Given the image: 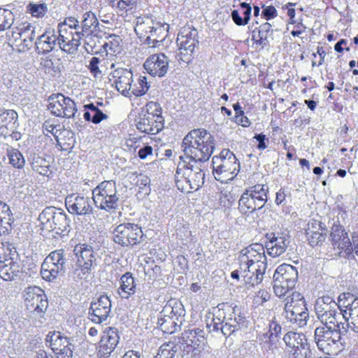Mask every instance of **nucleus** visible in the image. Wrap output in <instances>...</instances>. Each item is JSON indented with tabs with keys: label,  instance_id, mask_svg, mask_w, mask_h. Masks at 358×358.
<instances>
[{
	"label": "nucleus",
	"instance_id": "1",
	"mask_svg": "<svg viewBox=\"0 0 358 358\" xmlns=\"http://www.w3.org/2000/svg\"><path fill=\"white\" fill-rule=\"evenodd\" d=\"M182 146L185 155L190 160L206 161L213 153L214 138L204 129H194L185 136Z\"/></svg>",
	"mask_w": 358,
	"mask_h": 358
},
{
	"label": "nucleus",
	"instance_id": "2",
	"mask_svg": "<svg viewBox=\"0 0 358 358\" xmlns=\"http://www.w3.org/2000/svg\"><path fill=\"white\" fill-rule=\"evenodd\" d=\"M164 124L165 119L160 103L150 101L141 108L138 120L136 125L140 132L155 135L163 130Z\"/></svg>",
	"mask_w": 358,
	"mask_h": 358
},
{
	"label": "nucleus",
	"instance_id": "3",
	"mask_svg": "<svg viewBox=\"0 0 358 358\" xmlns=\"http://www.w3.org/2000/svg\"><path fill=\"white\" fill-rule=\"evenodd\" d=\"M176 43V59L180 64H189L194 58L195 50L199 44L197 30L192 25L185 24L178 34Z\"/></svg>",
	"mask_w": 358,
	"mask_h": 358
},
{
	"label": "nucleus",
	"instance_id": "4",
	"mask_svg": "<svg viewBox=\"0 0 358 358\" xmlns=\"http://www.w3.org/2000/svg\"><path fill=\"white\" fill-rule=\"evenodd\" d=\"M332 324H322L315 329L314 338L318 348L330 354L335 345L345 335V327L342 322H331Z\"/></svg>",
	"mask_w": 358,
	"mask_h": 358
},
{
	"label": "nucleus",
	"instance_id": "5",
	"mask_svg": "<svg viewBox=\"0 0 358 358\" xmlns=\"http://www.w3.org/2000/svg\"><path fill=\"white\" fill-rule=\"evenodd\" d=\"M92 199L95 206L109 212L117 206L119 198L116 183L113 180H104L92 190Z\"/></svg>",
	"mask_w": 358,
	"mask_h": 358
},
{
	"label": "nucleus",
	"instance_id": "6",
	"mask_svg": "<svg viewBox=\"0 0 358 358\" xmlns=\"http://www.w3.org/2000/svg\"><path fill=\"white\" fill-rule=\"evenodd\" d=\"M143 231L138 224L124 222L116 226L112 231V239L122 248L134 247L143 239Z\"/></svg>",
	"mask_w": 358,
	"mask_h": 358
},
{
	"label": "nucleus",
	"instance_id": "7",
	"mask_svg": "<svg viewBox=\"0 0 358 358\" xmlns=\"http://www.w3.org/2000/svg\"><path fill=\"white\" fill-rule=\"evenodd\" d=\"M185 310L180 302L175 301L173 305H166L160 313L158 318V325L165 334H171L176 332L180 326L181 316Z\"/></svg>",
	"mask_w": 358,
	"mask_h": 358
},
{
	"label": "nucleus",
	"instance_id": "8",
	"mask_svg": "<svg viewBox=\"0 0 358 358\" xmlns=\"http://www.w3.org/2000/svg\"><path fill=\"white\" fill-rule=\"evenodd\" d=\"M285 317L292 323L301 327L308 317V309L303 296L299 292H293L287 299L284 308Z\"/></svg>",
	"mask_w": 358,
	"mask_h": 358
},
{
	"label": "nucleus",
	"instance_id": "9",
	"mask_svg": "<svg viewBox=\"0 0 358 358\" xmlns=\"http://www.w3.org/2000/svg\"><path fill=\"white\" fill-rule=\"evenodd\" d=\"M268 187L265 185L257 184L247 189L239 199V208L241 211L254 212L262 208L267 201Z\"/></svg>",
	"mask_w": 358,
	"mask_h": 358
},
{
	"label": "nucleus",
	"instance_id": "10",
	"mask_svg": "<svg viewBox=\"0 0 358 358\" xmlns=\"http://www.w3.org/2000/svg\"><path fill=\"white\" fill-rule=\"evenodd\" d=\"M183 352L196 357L204 350L207 345L206 333L199 328L185 330L179 338Z\"/></svg>",
	"mask_w": 358,
	"mask_h": 358
},
{
	"label": "nucleus",
	"instance_id": "11",
	"mask_svg": "<svg viewBox=\"0 0 358 358\" xmlns=\"http://www.w3.org/2000/svg\"><path fill=\"white\" fill-rule=\"evenodd\" d=\"M315 311L321 324L342 322L338 303L329 296L319 297L315 303Z\"/></svg>",
	"mask_w": 358,
	"mask_h": 358
},
{
	"label": "nucleus",
	"instance_id": "12",
	"mask_svg": "<svg viewBox=\"0 0 358 358\" xmlns=\"http://www.w3.org/2000/svg\"><path fill=\"white\" fill-rule=\"evenodd\" d=\"M65 262L64 250H57L50 252L41 265V275L49 282L52 281L64 269Z\"/></svg>",
	"mask_w": 358,
	"mask_h": 358
},
{
	"label": "nucleus",
	"instance_id": "13",
	"mask_svg": "<svg viewBox=\"0 0 358 358\" xmlns=\"http://www.w3.org/2000/svg\"><path fill=\"white\" fill-rule=\"evenodd\" d=\"M48 101V109L52 115L66 118L74 117L77 109L75 102L69 97L57 93L52 94Z\"/></svg>",
	"mask_w": 358,
	"mask_h": 358
},
{
	"label": "nucleus",
	"instance_id": "14",
	"mask_svg": "<svg viewBox=\"0 0 358 358\" xmlns=\"http://www.w3.org/2000/svg\"><path fill=\"white\" fill-rule=\"evenodd\" d=\"M46 341L55 353L56 358H72L73 345L70 339L60 331H50L47 335Z\"/></svg>",
	"mask_w": 358,
	"mask_h": 358
},
{
	"label": "nucleus",
	"instance_id": "15",
	"mask_svg": "<svg viewBox=\"0 0 358 358\" xmlns=\"http://www.w3.org/2000/svg\"><path fill=\"white\" fill-rule=\"evenodd\" d=\"M24 302L30 313L41 315L46 310L48 302L44 291L39 287H29L25 291Z\"/></svg>",
	"mask_w": 358,
	"mask_h": 358
},
{
	"label": "nucleus",
	"instance_id": "16",
	"mask_svg": "<svg viewBox=\"0 0 358 358\" xmlns=\"http://www.w3.org/2000/svg\"><path fill=\"white\" fill-rule=\"evenodd\" d=\"M78 268L76 269L77 275L83 279L86 278L91 271L94 262L93 250L87 245H78L75 248Z\"/></svg>",
	"mask_w": 358,
	"mask_h": 358
},
{
	"label": "nucleus",
	"instance_id": "17",
	"mask_svg": "<svg viewBox=\"0 0 358 358\" xmlns=\"http://www.w3.org/2000/svg\"><path fill=\"white\" fill-rule=\"evenodd\" d=\"M234 264L239 265L241 276L246 284L252 286L258 285L262 281L267 268V264L262 262L257 264L234 263Z\"/></svg>",
	"mask_w": 358,
	"mask_h": 358
},
{
	"label": "nucleus",
	"instance_id": "18",
	"mask_svg": "<svg viewBox=\"0 0 358 358\" xmlns=\"http://www.w3.org/2000/svg\"><path fill=\"white\" fill-rule=\"evenodd\" d=\"M9 40L14 43H32L35 38V27L29 22L17 20L11 27Z\"/></svg>",
	"mask_w": 358,
	"mask_h": 358
},
{
	"label": "nucleus",
	"instance_id": "19",
	"mask_svg": "<svg viewBox=\"0 0 358 358\" xmlns=\"http://www.w3.org/2000/svg\"><path fill=\"white\" fill-rule=\"evenodd\" d=\"M132 72L124 68H118L109 75V81L116 90L124 95H129L132 89Z\"/></svg>",
	"mask_w": 358,
	"mask_h": 358
},
{
	"label": "nucleus",
	"instance_id": "20",
	"mask_svg": "<svg viewBox=\"0 0 358 358\" xmlns=\"http://www.w3.org/2000/svg\"><path fill=\"white\" fill-rule=\"evenodd\" d=\"M120 336L116 328L108 327L101 334V339L97 345V353L99 357H108L115 349L119 343Z\"/></svg>",
	"mask_w": 358,
	"mask_h": 358
},
{
	"label": "nucleus",
	"instance_id": "21",
	"mask_svg": "<svg viewBox=\"0 0 358 358\" xmlns=\"http://www.w3.org/2000/svg\"><path fill=\"white\" fill-rule=\"evenodd\" d=\"M108 2L119 16L130 22L137 17L141 0H108Z\"/></svg>",
	"mask_w": 358,
	"mask_h": 358
},
{
	"label": "nucleus",
	"instance_id": "22",
	"mask_svg": "<svg viewBox=\"0 0 358 358\" xmlns=\"http://www.w3.org/2000/svg\"><path fill=\"white\" fill-rule=\"evenodd\" d=\"M38 220L44 229L56 233L63 232L67 226L66 215L62 213H52L45 210L39 215Z\"/></svg>",
	"mask_w": 358,
	"mask_h": 358
},
{
	"label": "nucleus",
	"instance_id": "23",
	"mask_svg": "<svg viewBox=\"0 0 358 358\" xmlns=\"http://www.w3.org/2000/svg\"><path fill=\"white\" fill-rule=\"evenodd\" d=\"M283 341L286 345L292 349L290 352H292L295 358L307 356L308 348L303 334L290 331L284 336Z\"/></svg>",
	"mask_w": 358,
	"mask_h": 358
},
{
	"label": "nucleus",
	"instance_id": "24",
	"mask_svg": "<svg viewBox=\"0 0 358 358\" xmlns=\"http://www.w3.org/2000/svg\"><path fill=\"white\" fill-rule=\"evenodd\" d=\"M267 264L265 250L262 244H252L243 249L236 262L234 263H259Z\"/></svg>",
	"mask_w": 358,
	"mask_h": 358
},
{
	"label": "nucleus",
	"instance_id": "25",
	"mask_svg": "<svg viewBox=\"0 0 358 358\" xmlns=\"http://www.w3.org/2000/svg\"><path fill=\"white\" fill-rule=\"evenodd\" d=\"M144 68L152 76H164L168 70L169 61L164 53L150 55L144 63Z\"/></svg>",
	"mask_w": 358,
	"mask_h": 358
},
{
	"label": "nucleus",
	"instance_id": "26",
	"mask_svg": "<svg viewBox=\"0 0 358 358\" xmlns=\"http://www.w3.org/2000/svg\"><path fill=\"white\" fill-rule=\"evenodd\" d=\"M57 36L58 44L60 49L68 53L75 54L80 45L82 38L81 32L58 31Z\"/></svg>",
	"mask_w": 358,
	"mask_h": 358
},
{
	"label": "nucleus",
	"instance_id": "27",
	"mask_svg": "<svg viewBox=\"0 0 358 358\" xmlns=\"http://www.w3.org/2000/svg\"><path fill=\"white\" fill-rule=\"evenodd\" d=\"M268 238L270 241L266 244V249L269 255L278 257L283 254L289 244V236L287 232L283 231L277 234H271Z\"/></svg>",
	"mask_w": 358,
	"mask_h": 358
},
{
	"label": "nucleus",
	"instance_id": "28",
	"mask_svg": "<svg viewBox=\"0 0 358 358\" xmlns=\"http://www.w3.org/2000/svg\"><path fill=\"white\" fill-rule=\"evenodd\" d=\"M110 308L111 302L109 297L106 295H101L90 306L92 321L100 324L106 320L110 312Z\"/></svg>",
	"mask_w": 358,
	"mask_h": 358
},
{
	"label": "nucleus",
	"instance_id": "29",
	"mask_svg": "<svg viewBox=\"0 0 358 358\" xmlns=\"http://www.w3.org/2000/svg\"><path fill=\"white\" fill-rule=\"evenodd\" d=\"M66 208L69 213L76 215H86L92 212V208L88 198L72 194L66 199Z\"/></svg>",
	"mask_w": 358,
	"mask_h": 358
},
{
	"label": "nucleus",
	"instance_id": "30",
	"mask_svg": "<svg viewBox=\"0 0 358 358\" xmlns=\"http://www.w3.org/2000/svg\"><path fill=\"white\" fill-rule=\"evenodd\" d=\"M17 119L18 115L14 110H5L0 113V135L8 137L17 127Z\"/></svg>",
	"mask_w": 358,
	"mask_h": 358
},
{
	"label": "nucleus",
	"instance_id": "31",
	"mask_svg": "<svg viewBox=\"0 0 358 358\" xmlns=\"http://www.w3.org/2000/svg\"><path fill=\"white\" fill-rule=\"evenodd\" d=\"M280 332L281 327L275 321H272L269 324L268 331L260 336V340L264 345V347L272 351L276 349Z\"/></svg>",
	"mask_w": 358,
	"mask_h": 358
},
{
	"label": "nucleus",
	"instance_id": "32",
	"mask_svg": "<svg viewBox=\"0 0 358 358\" xmlns=\"http://www.w3.org/2000/svg\"><path fill=\"white\" fill-rule=\"evenodd\" d=\"M180 164L183 166L184 172L190 183L192 192L199 189L204 182V173L198 168L194 169L192 166L185 161H182Z\"/></svg>",
	"mask_w": 358,
	"mask_h": 358
},
{
	"label": "nucleus",
	"instance_id": "33",
	"mask_svg": "<svg viewBox=\"0 0 358 358\" xmlns=\"http://www.w3.org/2000/svg\"><path fill=\"white\" fill-rule=\"evenodd\" d=\"M273 278L280 279L281 282H286L289 286H294L298 279V271L296 268L287 264L279 266L275 270Z\"/></svg>",
	"mask_w": 358,
	"mask_h": 358
},
{
	"label": "nucleus",
	"instance_id": "34",
	"mask_svg": "<svg viewBox=\"0 0 358 358\" xmlns=\"http://www.w3.org/2000/svg\"><path fill=\"white\" fill-rule=\"evenodd\" d=\"M57 37L53 30H46L36 41V48L39 54L51 52L56 45Z\"/></svg>",
	"mask_w": 358,
	"mask_h": 358
},
{
	"label": "nucleus",
	"instance_id": "35",
	"mask_svg": "<svg viewBox=\"0 0 358 358\" xmlns=\"http://www.w3.org/2000/svg\"><path fill=\"white\" fill-rule=\"evenodd\" d=\"M114 67L115 63L110 62L108 59H100L96 57H92L87 66V69L94 78L101 77L109 68Z\"/></svg>",
	"mask_w": 358,
	"mask_h": 358
},
{
	"label": "nucleus",
	"instance_id": "36",
	"mask_svg": "<svg viewBox=\"0 0 358 358\" xmlns=\"http://www.w3.org/2000/svg\"><path fill=\"white\" fill-rule=\"evenodd\" d=\"M137 22L134 27L136 35L143 41L148 43L152 38V31L155 26L154 21L148 17H136Z\"/></svg>",
	"mask_w": 358,
	"mask_h": 358
},
{
	"label": "nucleus",
	"instance_id": "37",
	"mask_svg": "<svg viewBox=\"0 0 358 358\" xmlns=\"http://www.w3.org/2000/svg\"><path fill=\"white\" fill-rule=\"evenodd\" d=\"M136 289V284L132 274L127 272L122 275L120 279V287L117 289L121 298L128 299L135 294Z\"/></svg>",
	"mask_w": 358,
	"mask_h": 358
},
{
	"label": "nucleus",
	"instance_id": "38",
	"mask_svg": "<svg viewBox=\"0 0 358 358\" xmlns=\"http://www.w3.org/2000/svg\"><path fill=\"white\" fill-rule=\"evenodd\" d=\"M99 22L94 13L87 12L83 15L81 22L83 36H98L99 34Z\"/></svg>",
	"mask_w": 358,
	"mask_h": 358
},
{
	"label": "nucleus",
	"instance_id": "39",
	"mask_svg": "<svg viewBox=\"0 0 358 358\" xmlns=\"http://www.w3.org/2000/svg\"><path fill=\"white\" fill-rule=\"evenodd\" d=\"M0 264L1 265L20 264L18 254L11 244L3 243L0 245Z\"/></svg>",
	"mask_w": 358,
	"mask_h": 358
},
{
	"label": "nucleus",
	"instance_id": "40",
	"mask_svg": "<svg viewBox=\"0 0 358 358\" xmlns=\"http://www.w3.org/2000/svg\"><path fill=\"white\" fill-rule=\"evenodd\" d=\"M332 245L338 249H344L351 244L348 234L339 225H334L331 231Z\"/></svg>",
	"mask_w": 358,
	"mask_h": 358
},
{
	"label": "nucleus",
	"instance_id": "41",
	"mask_svg": "<svg viewBox=\"0 0 358 358\" xmlns=\"http://www.w3.org/2000/svg\"><path fill=\"white\" fill-rule=\"evenodd\" d=\"M14 217L10 206L0 200V232L3 234L11 229Z\"/></svg>",
	"mask_w": 358,
	"mask_h": 358
},
{
	"label": "nucleus",
	"instance_id": "42",
	"mask_svg": "<svg viewBox=\"0 0 358 358\" xmlns=\"http://www.w3.org/2000/svg\"><path fill=\"white\" fill-rule=\"evenodd\" d=\"M175 181L177 188L183 193L192 192L190 183L187 180L183 170V166L179 163L175 175Z\"/></svg>",
	"mask_w": 358,
	"mask_h": 358
},
{
	"label": "nucleus",
	"instance_id": "43",
	"mask_svg": "<svg viewBox=\"0 0 358 358\" xmlns=\"http://www.w3.org/2000/svg\"><path fill=\"white\" fill-rule=\"evenodd\" d=\"M227 312L229 313L227 318V322H225V327L229 326V329L231 327L234 329L230 330V332H234L236 327L241 322H244L243 317L241 315V309L237 306H229L227 307Z\"/></svg>",
	"mask_w": 358,
	"mask_h": 358
},
{
	"label": "nucleus",
	"instance_id": "44",
	"mask_svg": "<svg viewBox=\"0 0 358 358\" xmlns=\"http://www.w3.org/2000/svg\"><path fill=\"white\" fill-rule=\"evenodd\" d=\"M31 166L32 169L40 175L49 177L52 174L50 162L43 157H34Z\"/></svg>",
	"mask_w": 358,
	"mask_h": 358
},
{
	"label": "nucleus",
	"instance_id": "45",
	"mask_svg": "<svg viewBox=\"0 0 358 358\" xmlns=\"http://www.w3.org/2000/svg\"><path fill=\"white\" fill-rule=\"evenodd\" d=\"M225 167L227 171L230 172L231 177L229 180H232L240 171V162L235 155L229 150L225 149Z\"/></svg>",
	"mask_w": 358,
	"mask_h": 358
},
{
	"label": "nucleus",
	"instance_id": "46",
	"mask_svg": "<svg viewBox=\"0 0 358 358\" xmlns=\"http://www.w3.org/2000/svg\"><path fill=\"white\" fill-rule=\"evenodd\" d=\"M7 156L9 164L15 169H21L25 164V159L23 155L17 148H10L7 149Z\"/></svg>",
	"mask_w": 358,
	"mask_h": 358
},
{
	"label": "nucleus",
	"instance_id": "47",
	"mask_svg": "<svg viewBox=\"0 0 358 358\" xmlns=\"http://www.w3.org/2000/svg\"><path fill=\"white\" fill-rule=\"evenodd\" d=\"M169 24H164L162 25H159L153 27L152 31L151 32L152 36L150 35L152 38H149L148 41V43L149 44H155L158 42H162L164 41L166 37L168 36Z\"/></svg>",
	"mask_w": 358,
	"mask_h": 358
},
{
	"label": "nucleus",
	"instance_id": "48",
	"mask_svg": "<svg viewBox=\"0 0 358 358\" xmlns=\"http://www.w3.org/2000/svg\"><path fill=\"white\" fill-rule=\"evenodd\" d=\"M357 301H358V298L351 293L344 292L338 296V310L340 309L339 312L341 313V316L343 315V311L341 310L348 311L350 307L354 306L353 305Z\"/></svg>",
	"mask_w": 358,
	"mask_h": 358
},
{
	"label": "nucleus",
	"instance_id": "49",
	"mask_svg": "<svg viewBox=\"0 0 358 358\" xmlns=\"http://www.w3.org/2000/svg\"><path fill=\"white\" fill-rule=\"evenodd\" d=\"M223 152L222 151L220 154V157L215 156L212 159V166H213V173L217 182H220L221 184L223 183V167H224V155H222Z\"/></svg>",
	"mask_w": 358,
	"mask_h": 358
},
{
	"label": "nucleus",
	"instance_id": "50",
	"mask_svg": "<svg viewBox=\"0 0 358 358\" xmlns=\"http://www.w3.org/2000/svg\"><path fill=\"white\" fill-rule=\"evenodd\" d=\"M20 264L1 265L0 264V277L4 280H13L20 272Z\"/></svg>",
	"mask_w": 358,
	"mask_h": 358
},
{
	"label": "nucleus",
	"instance_id": "51",
	"mask_svg": "<svg viewBox=\"0 0 358 358\" xmlns=\"http://www.w3.org/2000/svg\"><path fill=\"white\" fill-rule=\"evenodd\" d=\"M106 41L103 45L106 54L114 55L119 52L120 43L122 42L121 38L115 34H110L107 37Z\"/></svg>",
	"mask_w": 358,
	"mask_h": 358
},
{
	"label": "nucleus",
	"instance_id": "52",
	"mask_svg": "<svg viewBox=\"0 0 358 358\" xmlns=\"http://www.w3.org/2000/svg\"><path fill=\"white\" fill-rule=\"evenodd\" d=\"M14 23L13 13L7 9L0 8V29L1 31L11 28Z\"/></svg>",
	"mask_w": 358,
	"mask_h": 358
},
{
	"label": "nucleus",
	"instance_id": "53",
	"mask_svg": "<svg viewBox=\"0 0 358 358\" xmlns=\"http://www.w3.org/2000/svg\"><path fill=\"white\" fill-rule=\"evenodd\" d=\"M27 10L32 17L42 18L48 12V6L45 3H30L27 6Z\"/></svg>",
	"mask_w": 358,
	"mask_h": 358
},
{
	"label": "nucleus",
	"instance_id": "54",
	"mask_svg": "<svg viewBox=\"0 0 358 358\" xmlns=\"http://www.w3.org/2000/svg\"><path fill=\"white\" fill-rule=\"evenodd\" d=\"M271 25L269 23H264L260 25L258 29V38L257 39V44H259L262 48L266 45L267 38L271 35Z\"/></svg>",
	"mask_w": 358,
	"mask_h": 358
},
{
	"label": "nucleus",
	"instance_id": "55",
	"mask_svg": "<svg viewBox=\"0 0 358 358\" xmlns=\"http://www.w3.org/2000/svg\"><path fill=\"white\" fill-rule=\"evenodd\" d=\"M79 22L73 17H66L64 21L58 24V31H78Z\"/></svg>",
	"mask_w": 358,
	"mask_h": 358
},
{
	"label": "nucleus",
	"instance_id": "56",
	"mask_svg": "<svg viewBox=\"0 0 358 358\" xmlns=\"http://www.w3.org/2000/svg\"><path fill=\"white\" fill-rule=\"evenodd\" d=\"M294 286H289L286 282H281L280 279L273 278V291L276 296L282 297L285 296Z\"/></svg>",
	"mask_w": 358,
	"mask_h": 358
},
{
	"label": "nucleus",
	"instance_id": "57",
	"mask_svg": "<svg viewBox=\"0 0 358 358\" xmlns=\"http://www.w3.org/2000/svg\"><path fill=\"white\" fill-rule=\"evenodd\" d=\"M138 86L134 85H132V89L131 90V94L136 96H141L146 93L148 90V85L147 83V80L145 77H141L138 81Z\"/></svg>",
	"mask_w": 358,
	"mask_h": 358
},
{
	"label": "nucleus",
	"instance_id": "58",
	"mask_svg": "<svg viewBox=\"0 0 358 358\" xmlns=\"http://www.w3.org/2000/svg\"><path fill=\"white\" fill-rule=\"evenodd\" d=\"M343 327H345V334H347L349 329L355 333H358V317H342L341 320Z\"/></svg>",
	"mask_w": 358,
	"mask_h": 358
},
{
	"label": "nucleus",
	"instance_id": "59",
	"mask_svg": "<svg viewBox=\"0 0 358 358\" xmlns=\"http://www.w3.org/2000/svg\"><path fill=\"white\" fill-rule=\"evenodd\" d=\"M85 108L90 109L92 112H94V115L92 118V122L94 124H98L102 120L107 119V115L104 114L97 106L93 103H90L85 106Z\"/></svg>",
	"mask_w": 358,
	"mask_h": 358
},
{
	"label": "nucleus",
	"instance_id": "60",
	"mask_svg": "<svg viewBox=\"0 0 358 358\" xmlns=\"http://www.w3.org/2000/svg\"><path fill=\"white\" fill-rule=\"evenodd\" d=\"M306 236L309 244L312 246H315L324 241L326 237V231L315 232L313 234H307Z\"/></svg>",
	"mask_w": 358,
	"mask_h": 358
},
{
	"label": "nucleus",
	"instance_id": "61",
	"mask_svg": "<svg viewBox=\"0 0 358 358\" xmlns=\"http://www.w3.org/2000/svg\"><path fill=\"white\" fill-rule=\"evenodd\" d=\"M326 229L322 226V222L317 220H313L307 224L306 229V234H310L315 232L326 231Z\"/></svg>",
	"mask_w": 358,
	"mask_h": 358
},
{
	"label": "nucleus",
	"instance_id": "62",
	"mask_svg": "<svg viewBox=\"0 0 358 358\" xmlns=\"http://www.w3.org/2000/svg\"><path fill=\"white\" fill-rule=\"evenodd\" d=\"M59 125H57L55 123L54 120L49 119V120H45V122L43 123V129L44 131L52 134L55 137H57L56 134L58 131L57 127Z\"/></svg>",
	"mask_w": 358,
	"mask_h": 358
},
{
	"label": "nucleus",
	"instance_id": "63",
	"mask_svg": "<svg viewBox=\"0 0 358 358\" xmlns=\"http://www.w3.org/2000/svg\"><path fill=\"white\" fill-rule=\"evenodd\" d=\"M168 347V344L162 345L160 347L158 353L154 357V358H173V353L167 348Z\"/></svg>",
	"mask_w": 358,
	"mask_h": 358
},
{
	"label": "nucleus",
	"instance_id": "64",
	"mask_svg": "<svg viewBox=\"0 0 358 358\" xmlns=\"http://www.w3.org/2000/svg\"><path fill=\"white\" fill-rule=\"evenodd\" d=\"M153 154V148L150 145H145L141 148L138 152V156L141 159H145L148 156H151Z\"/></svg>",
	"mask_w": 358,
	"mask_h": 358
}]
</instances>
